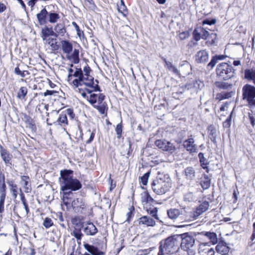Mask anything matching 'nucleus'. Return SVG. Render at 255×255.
<instances>
[{
	"instance_id": "f257e3e1",
	"label": "nucleus",
	"mask_w": 255,
	"mask_h": 255,
	"mask_svg": "<svg viewBox=\"0 0 255 255\" xmlns=\"http://www.w3.org/2000/svg\"><path fill=\"white\" fill-rule=\"evenodd\" d=\"M91 71L92 70L88 64L84 67L80 87L76 90V92L80 94L84 98H88L87 93L91 94L93 92L101 91L98 85L99 81L96 80L95 83L94 77L90 75Z\"/></svg>"
},
{
	"instance_id": "7c9ffc66",
	"label": "nucleus",
	"mask_w": 255,
	"mask_h": 255,
	"mask_svg": "<svg viewBox=\"0 0 255 255\" xmlns=\"http://www.w3.org/2000/svg\"><path fill=\"white\" fill-rule=\"evenodd\" d=\"M245 78L252 81L255 85V69H248L245 71Z\"/></svg>"
},
{
	"instance_id": "aec40b11",
	"label": "nucleus",
	"mask_w": 255,
	"mask_h": 255,
	"mask_svg": "<svg viewBox=\"0 0 255 255\" xmlns=\"http://www.w3.org/2000/svg\"><path fill=\"white\" fill-rule=\"evenodd\" d=\"M46 42L50 46L51 50L54 53H58L60 47V45L58 44V42L56 38L49 37L46 39Z\"/></svg>"
},
{
	"instance_id": "f3484780",
	"label": "nucleus",
	"mask_w": 255,
	"mask_h": 255,
	"mask_svg": "<svg viewBox=\"0 0 255 255\" xmlns=\"http://www.w3.org/2000/svg\"><path fill=\"white\" fill-rule=\"evenodd\" d=\"M191 66L187 61H182L179 67V76L181 75H187L190 72Z\"/></svg>"
},
{
	"instance_id": "cd10ccee",
	"label": "nucleus",
	"mask_w": 255,
	"mask_h": 255,
	"mask_svg": "<svg viewBox=\"0 0 255 255\" xmlns=\"http://www.w3.org/2000/svg\"><path fill=\"white\" fill-rule=\"evenodd\" d=\"M117 9L118 12L121 13L124 17H127L128 10L124 3V0H121L120 2L117 3Z\"/></svg>"
},
{
	"instance_id": "13d9d810",
	"label": "nucleus",
	"mask_w": 255,
	"mask_h": 255,
	"mask_svg": "<svg viewBox=\"0 0 255 255\" xmlns=\"http://www.w3.org/2000/svg\"><path fill=\"white\" fill-rule=\"evenodd\" d=\"M184 200L186 201L191 202L194 200L193 194L192 192H189L184 196Z\"/></svg>"
},
{
	"instance_id": "a18cd8bd",
	"label": "nucleus",
	"mask_w": 255,
	"mask_h": 255,
	"mask_svg": "<svg viewBox=\"0 0 255 255\" xmlns=\"http://www.w3.org/2000/svg\"><path fill=\"white\" fill-rule=\"evenodd\" d=\"M43 225L46 229H49L54 226V223L50 218L46 217L43 221Z\"/></svg>"
},
{
	"instance_id": "7ed1b4c3",
	"label": "nucleus",
	"mask_w": 255,
	"mask_h": 255,
	"mask_svg": "<svg viewBox=\"0 0 255 255\" xmlns=\"http://www.w3.org/2000/svg\"><path fill=\"white\" fill-rule=\"evenodd\" d=\"M105 98L106 96L103 93H100L98 95L94 93L91 94L89 97L88 96V98L86 99L101 114L107 116L109 108L108 104L105 101Z\"/></svg>"
},
{
	"instance_id": "4468645a",
	"label": "nucleus",
	"mask_w": 255,
	"mask_h": 255,
	"mask_svg": "<svg viewBox=\"0 0 255 255\" xmlns=\"http://www.w3.org/2000/svg\"><path fill=\"white\" fill-rule=\"evenodd\" d=\"M0 154L1 159L7 166L12 165V155L0 144Z\"/></svg>"
},
{
	"instance_id": "4be33fe9",
	"label": "nucleus",
	"mask_w": 255,
	"mask_h": 255,
	"mask_svg": "<svg viewBox=\"0 0 255 255\" xmlns=\"http://www.w3.org/2000/svg\"><path fill=\"white\" fill-rule=\"evenodd\" d=\"M183 174L185 176L186 179L190 181L194 180L196 176L195 170L193 167L191 166L184 169Z\"/></svg>"
},
{
	"instance_id": "de8ad7c7",
	"label": "nucleus",
	"mask_w": 255,
	"mask_h": 255,
	"mask_svg": "<svg viewBox=\"0 0 255 255\" xmlns=\"http://www.w3.org/2000/svg\"><path fill=\"white\" fill-rule=\"evenodd\" d=\"M205 235L208 238H209V239L211 240V242L213 244H215L217 243V235L215 233H214L213 232H207L205 234Z\"/></svg>"
},
{
	"instance_id": "4c0bfd02",
	"label": "nucleus",
	"mask_w": 255,
	"mask_h": 255,
	"mask_svg": "<svg viewBox=\"0 0 255 255\" xmlns=\"http://www.w3.org/2000/svg\"><path fill=\"white\" fill-rule=\"evenodd\" d=\"M134 213L135 208L134 207L133 205H132L128 208V211L126 215L127 219L125 221V222L129 224L134 217Z\"/></svg>"
},
{
	"instance_id": "473e14b6",
	"label": "nucleus",
	"mask_w": 255,
	"mask_h": 255,
	"mask_svg": "<svg viewBox=\"0 0 255 255\" xmlns=\"http://www.w3.org/2000/svg\"><path fill=\"white\" fill-rule=\"evenodd\" d=\"M28 93V89L25 86L21 87L18 90L16 98L21 100H25Z\"/></svg>"
},
{
	"instance_id": "c9c22d12",
	"label": "nucleus",
	"mask_w": 255,
	"mask_h": 255,
	"mask_svg": "<svg viewBox=\"0 0 255 255\" xmlns=\"http://www.w3.org/2000/svg\"><path fill=\"white\" fill-rule=\"evenodd\" d=\"M235 94V92H222L218 93L216 95V99L219 101H221L224 99H227L232 97Z\"/></svg>"
},
{
	"instance_id": "bf43d9fd",
	"label": "nucleus",
	"mask_w": 255,
	"mask_h": 255,
	"mask_svg": "<svg viewBox=\"0 0 255 255\" xmlns=\"http://www.w3.org/2000/svg\"><path fill=\"white\" fill-rule=\"evenodd\" d=\"M88 131L90 133V137L87 140H86V143L87 144H89L92 142L95 137V130L91 131L90 129H89Z\"/></svg>"
},
{
	"instance_id": "f8f14e48",
	"label": "nucleus",
	"mask_w": 255,
	"mask_h": 255,
	"mask_svg": "<svg viewBox=\"0 0 255 255\" xmlns=\"http://www.w3.org/2000/svg\"><path fill=\"white\" fill-rule=\"evenodd\" d=\"M171 187V180L168 174H165L160 177V193H165Z\"/></svg>"
},
{
	"instance_id": "0eeeda50",
	"label": "nucleus",
	"mask_w": 255,
	"mask_h": 255,
	"mask_svg": "<svg viewBox=\"0 0 255 255\" xmlns=\"http://www.w3.org/2000/svg\"><path fill=\"white\" fill-rule=\"evenodd\" d=\"M180 244L178 235L169 237L165 240L162 248L160 245V252L163 254H174L179 250Z\"/></svg>"
},
{
	"instance_id": "774afa93",
	"label": "nucleus",
	"mask_w": 255,
	"mask_h": 255,
	"mask_svg": "<svg viewBox=\"0 0 255 255\" xmlns=\"http://www.w3.org/2000/svg\"><path fill=\"white\" fill-rule=\"evenodd\" d=\"M189 36V34L187 32H182L180 33L179 37L182 40L185 39Z\"/></svg>"
},
{
	"instance_id": "c85d7f7f",
	"label": "nucleus",
	"mask_w": 255,
	"mask_h": 255,
	"mask_svg": "<svg viewBox=\"0 0 255 255\" xmlns=\"http://www.w3.org/2000/svg\"><path fill=\"white\" fill-rule=\"evenodd\" d=\"M54 30L56 33L55 35H59L64 36L67 32L66 28L63 23H57L54 26Z\"/></svg>"
},
{
	"instance_id": "e433bc0d",
	"label": "nucleus",
	"mask_w": 255,
	"mask_h": 255,
	"mask_svg": "<svg viewBox=\"0 0 255 255\" xmlns=\"http://www.w3.org/2000/svg\"><path fill=\"white\" fill-rule=\"evenodd\" d=\"M8 185L10 187V190L12 193V197L14 199H15L18 194V186L16 184L14 183L13 181H11L9 182Z\"/></svg>"
},
{
	"instance_id": "3c124183",
	"label": "nucleus",
	"mask_w": 255,
	"mask_h": 255,
	"mask_svg": "<svg viewBox=\"0 0 255 255\" xmlns=\"http://www.w3.org/2000/svg\"><path fill=\"white\" fill-rule=\"evenodd\" d=\"M193 35L196 41L199 40L201 38V28L195 29L193 32Z\"/></svg>"
},
{
	"instance_id": "8fccbe9b",
	"label": "nucleus",
	"mask_w": 255,
	"mask_h": 255,
	"mask_svg": "<svg viewBox=\"0 0 255 255\" xmlns=\"http://www.w3.org/2000/svg\"><path fill=\"white\" fill-rule=\"evenodd\" d=\"M6 186L5 183L4 177H3V180L1 184L0 185V195L6 196Z\"/></svg>"
},
{
	"instance_id": "c03bdc74",
	"label": "nucleus",
	"mask_w": 255,
	"mask_h": 255,
	"mask_svg": "<svg viewBox=\"0 0 255 255\" xmlns=\"http://www.w3.org/2000/svg\"><path fill=\"white\" fill-rule=\"evenodd\" d=\"M123 130V125L122 121L118 124L116 127L115 130L117 135V138L120 139L122 136V132Z\"/></svg>"
},
{
	"instance_id": "5fc2aeb1",
	"label": "nucleus",
	"mask_w": 255,
	"mask_h": 255,
	"mask_svg": "<svg viewBox=\"0 0 255 255\" xmlns=\"http://www.w3.org/2000/svg\"><path fill=\"white\" fill-rule=\"evenodd\" d=\"M208 130L209 137L217 136V130L213 126H209L208 127Z\"/></svg>"
},
{
	"instance_id": "338daca9",
	"label": "nucleus",
	"mask_w": 255,
	"mask_h": 255,
	"mask_svg": "<svg viewBox=\"0 0 255 255\" xmlns=\"http://www.w3.org/2000/svg\"><path fill=\"white\" fill-rule=\"evenodd\" d=\"M249 117L250 119V123L254 127L255 125V117L253 112H252V113H249Z\"/></svg>"
},
{
	"instance_id": "6e6552de",
	"label": "nucleus",
	"mask_w": 255,
	"mask_h": 255,
	"mask_svg": "<svg viewBox=\"0 0 255 255\" xmlns=\"http://www.w3.org/2000/svg\"><path fill=\"white\" fill-rule=\"evenodd\" d=\"M61 48L63 53L67 54V58L69 60H72L74 64H78L79 62V50L75 49L71 55L70 54L73 51V44L68 40H61L60 41Z\"/></svg>"
},
{
	"instance_id": "e2e57ef3",
	"label": "nucleus",
	"mask_w": 255,
	"mask_h": 255,
	"mask_svg": "<svg viewBox=\"0 0 255 255\" xmlns=\"http://www.w3.org/2000/svg\"><path fill=\"white\" fill-rule=\"evenodd\" d=\"M59 93L58 91L55 90H46L44 93L43 95L44 96H47L49 95H56Z\"/></svg>"
},
{
	"instance_id": "37998d69",
	"label": "nucleus",
	"mask_w": 255,
	"mask_h": 255,
	"mask_svg": "<svg viewBox=\"0 0 255 255\" xmlns=\"http://www.w3.org/2000/svg\"><path fill=\"white\" fill-rule=\"evenodd\" d=\"M85 249L90 253L92 255H97L98 249L93 246L90 245L88 244H86L84 245Z\"/></svg>"
},
{
	"instance_id": "dca6fc26",
	"label": "nucleus",
	"mask_w": 255,
	"mask_h": 255,
	"mask_svg": "<svg viewBox=\"0 0 255 255\" xmlns=\"http://www.w3.org/2000/svg\"><path fill=\"white\" fill-rule=\"evenodd\" d=\"M200 255H214V249L206 244H201L198 249Z\"/></svg>"
},
{
	"instance_id": "ea45409f",
	"label": "nucleus",
	"mask_w": 255,
	"mask_h": 255,
	"mask_svg": "<svg viewBox=\"0 0 255 255\" xmlns=\"http://www.w3.org/2000/svg\"><path fill=\"white\" fill-rule=\"evenodd\" d=\"M198 157L199 158L201 166L203 168L206 169L207 171L208 172V169L207 165L208 164L209 162L207 159L204 157V154L202 152H200L198 154Z\"/></svg>"
},
{
	"instance_id": "f704fd0d",
	"label": "nucleus",
	"mask_w": 255,
	"mask_h": 255,
	"mask_svg": "<svg viewBox=\"0 0 255 255\" xmlns=\"http://www.w3.org/2000/svg\"><path fill=\"white\" fill-rule=\"evenodd\" d=\"M201 38L203 39H207L209 37H211L213 38L212 41L214 42L213 38L216 39L217 35L216 33H209V32L204 29V28H201Z\"/></svg>"
},
{
	"instance_id": "6ab92c4d",
	"label": "nucleus",
	"mask_w": 255,
	"mask_h": 255,
	"mask_svg": "<svg viewBox=\"0 0 255 255\" xmlns=\"http://www.w3.org/2000/svg\"><path fill=\"white\" fill-rule=\"evenodd\" d=\"M84 232L87 235L94 236L98 232V229L94 224L91 222H88L86 227L84 228Z\"/></svg>"
},
{
	"instance_id": "052dcab7",
	"label": "nucleus",
	"mask_w": 255,
	"mask_h": 255,
	"mask_svg": "<svg viewBox=\"0 0 255 255\" xmlns=\"http://www.w3.org/2000/svg\"><path fill=\"white\" fill-rule=\"evenodd\" d=\"M232 117L230 115L225 122L223 123V126L224 128H229L231 125Z\"/></svg>"
},
{
	"instance_id": "f03ea898",
	"label": "nucleus",
	"mask_w": 255,
	"mask_h": 255,
	"mask_svg": "<svg viewBox=\"0 0 255 255\" xmlns=\"http://www.w3.org/2000/svg\"><path fill=\"white\" fill-rule=\"evenodd\" d=\"M73 171L70 169H64L60 171L62 179L61 190L63 191H76L82 188V184L77 178L73 177Z\"/></svg>"
},
{
	"instance_id": "0e129e2a",
	"label": "nucleus",
	"mask_w": 255,
	"mask_h": 255,
	"mask_svg": "<svg viewBox=\"0 0 255 255\" xmlns=\"http://www.w3.org/2000/svg\"><path fill=\"white\" fill-rule=\"evenodd\" d=\"M150 251L149 249L139 250L136 255H147L149 254Z\"/></svg>"
},
{
	"instance_id": "09e8293b",
	"label": "nucleus",
	"mask_w": 255,
	"mask_h": 255,
	"mask_svg": "<svg viewBox=\"0 0 255 255\" xmlns=\"http://www.w3.org/2000/svg\"><path fill=\"white\" fill-rule=\"evenodd\" d=\"M72 236L75 237L77 241H81L83 234L81 233V230L75 229L71 233Z\"/></svg>"
},
{
	"instance_id": "6e6d98bb",
	"label": "nucleus",
	"mask_w": 255,
	"mask_h": 255,
	"mask_svg": "<svg viewBox=\"0 0 255 255\" xmlns=\"http://www.w3.org/2000/svg\"><path fill=\"white\" fill-rule=\"evenodd\" d=\"M218 62V61L217 60V57H215V56H213L210 62L208 64L207 68H210V69H212Z\"/></svg>"
},
{
	"instance_id": "ddd939ff",
	"label": "nucleus",
	"mask_w": 255,
	"mask_h": 255,
	"mask_svg": "<svg viewBox=\"0 0 255 255\" xmlns=\"http://www.w3.org/2000/svg\"><path fill=\"white\" fill-rule=\"evenodd\" d=\"M183 146L190 153L197 152V147L192 135L184 141Z\"/></svg>"
},
{
	"instance_id": "2eb2a0df",
	"label": "nucleus",
	"mask_w": 255,
	"mask_h": 255,
	"mask_svg": "<svg viewBox=\"0 0 255 255\" xmlns=\"http://www.w3.org/2000/svg\"><path fill=\"white\" fill-rule=\"evenodd\" d=\"M21 115V119L27 125V127L30 128L31 130L35 131L37 128L34 120L26 113H22Z\"/></svg>"
},
{
	"instance_id": "79ce46f5",
	"label": "nucleus",
	"mask_w": 255,
	"mask_h": 255,
	"mask_svg": "<svg viewBox=\"0 0 255 255\" xmlns=\"http://www.w3.org/2000/svg\"><path fill=\"white\" fill-rule=\"evenodd\" d=\"M167 214L168 217L172 219H176L180 214L179 210L173 209L168 210Z\"/></svg>"
},
{
	"instance_id": "49530a36",
	"label": "nucleus",
	"mask_w": 255,
	"mask_h": 255,
	"mask_svg": "<svg viewBox=\"0 0 255 255\" xmlns=\"http://www.w3.org/2000/svg\"><path fill=\"white\" fill-rule=\"evenodd\" d=\"M153 199L151 197L148 192H144V195L142 198V202L143 203H148L153 202Z\"/></svg>"
},
{
	"instance_id": "393cba45",
	"label": "nucleus",
	"mask_w": 255,
	"mask_h": 255,
	"mask_svg": "<svg viewBox=\"0 0 255 255\" xmlns=\"http://www.w3.org/2000/svg\"><path fill=\"white\" fill-rule=\"evenodd\" d=\"M56 33L53 30L52 27H49L45 26L41 30V37L43 40H46L50 36L55 35Z\"/></svg>"
},
{
	"instance_id": "412c9836",
	"label": "nucleus",
	"mask_w": 255,
	"mask_h": 255,
	"mask_svg": "<svg viewBox=\"0 0 255 255\" xmlns=\"http://www.w3.org/2000/svg\"><path fill=\"white\" fill-rule=\"evenodd\" d=\"M209 207V203L207 201H204L200 204L197 208L196 211L194 213V217H198L203 213L207 211Z\"/></svg>"
},
{
	"instance_id": "680f3d73",
	"label": "nucleus",
	"mask_w": 255,
	"mask_h": 255,
	"mask_svg": "<svg viewBox=\"0 0 255 255\" xmlns=\"http://www.w3.org/2000/svg\"><path fill=\"white\" fill-rule=\"evenodd\" d=\"M109 182L110 184V190L112 191L116 187V183L111 177V174H110Z\"/></svg>"
},
{
	"instance_id": "a19ab883",
	"label": "nucleus",
	"mask_w": 255,
	"mask_h": 255,
	"mask_svg": "<svg viewBox=\"0 0 255 255\" xmlns=\"http://www.w3.org/2000/svg\"><path fill=\"white\" fill-rule=\"evenodd\" d=\"M19 64L14 68V72L17 75L20 76L22 78H24L26 75L30 74V72L27 70L21 71L19 68Z\"/></svg>"
},
{
	"instance_id": "a211bd4d",
	"label": "nucleus",
	"mask_w": 255,
	"mask_h": 255,
	"mask_svg": "<svg viewBox=\"0 0 255 255\" xmlns=\"http://www.w3.org/2000/svg\"><path fill=\"white\" fill-rule=\"evenodd\" d=\"M208 58V53L205 50H200L195 55V60L198 63L206 62Z\"/></svg>"
},
{
	"instance_id": "9b49d317",
	"label": "nucleus",
	"mask_w": 255,
	"mask_h": 255,
	"mask_svg": "<svg viewBox=\"0 0 255 255\" xmlns=\"http://www.w3.org/2000/svg\"><path fill=\"white\" fill-rule=\"evenodd\" d=\"M67 116H69L70 120H73L75 118V114L73 109H67L59 114L57 120L58 125L63 127L67 126L69 124Z\"/></svg>"
},
{
	"instance_id": "864d4df0",
	"label": "nucleus",
	"mask_w": 255,
	"mask_h": 255,
	"mask_svg": "<svg viewBox=\"0 0 255 255\" xmlns=\"http://www.w3.org/2000/svg\"><path fill=\"white\" fill-rule=\"evenodd\" d=\"M147 212L153 217L156 220H158V217L157 216L158 209L157 208H154L153 209L149 208L147 210Z\"/></svg>"
},
{
	"instance_id": "1a4fd4ad",
	"label": "nucleus",
	"mask_w": 255,
	"mask_h": 255,
	"mask_svg": "<svg viewBox=\"0 0 255 255\" xmlns=\"http://www.w3.org/2000/svg\"><path fill=\"white\" fill-rule=\"evenodd\" d=\"M68 72L69 74L67 81L69 84L76 92V90L80 87V82L83 77V71L81 68H76L74 73H73V70L72 68H69Z\"/></svg>"
},
{
	"instance_id": "bb28decb",
	"label": "nucleus",
	"mask_w": 255,
	"mask_h": 255,
	"mask_svg": "<svg viewBox=\"0 0 255 255\" xmlns=\"http://www.w3.org/2000/svg\"><path fill=\"white\" fill-rule=\"evenodd\" d=\"M139 224L153 227L155 225V221L147 216H143L139 219Z\"/></svg>"
},
{
	"instance_id": "58836bf2",
	"label": "nucleus",
	"mask_w": 255,
	"mask_h": 255,
	"mask_svg": "<svg viewBox=\"0 0 255 255\" xmlns=\"http://www.w3.org/2000/svg\"><path fill=\"white\" fill-rule=\"evenodd\" d=\"M211 180L207 175H204L203 179L201 181V185L202 188L207 189L210 187Z\"/></svg>"
},
{
	"instance_id": "5701e85b",
	"label": "nucleus",
	"mask_w": 255,
	"mask_h": 255,
	"mask_svg": "<svg viewBox=\"0 0 255 255\" xmlns=\"http://www.w3.org/2000/svg\"><path fill=\"white\" fill-rule=\"evenodd\" d=\"M63 192L62 201L67 207L70 206L73 202V193L71 191Z\"/></svg>"
},
{
	"instance_id": "2f4dec72",
	"label": "nucleus",
	"mask_w": 255,
	"mask_h": 255,
	"mask_svg": "<svg viewBox=\"0 0 255 255\" xmlns=\"http://www.w3.org/2000/svg\"><path fill=\"white\" fill-rule=\"evenodd\" d=\"M160 149L164 151L172 152L174 150L175 147L173 144L169 141L164 140L160 143Z\"/></svg>"
},
{
	"instance_id": "72a5a7b5",
	"label": "nucleus",
	"mask_w": 255,
	"mask_h": 255,
	"mask_svg": "<svg viewBox=\"0 0 255 255\" xmlns=\"http://www.w3.org/2000/svg\"><path fill=\"white\" fill-rule=\"evenodd\" d=\"M216 87L220 89L228 90L231 89L233 84L223 81H216L215 82Z\"/></svg>"
},
{
	"instance_id": "c756f323",
	"label": "nucleus",
	"mask_w": 255,
	"mask_h": 255,
	"mask_svg": "<svg viewBox=\"0 0 255 255\" xmlns=\"http://www.w3.org/2000/svg\"><path fill=\"white\" fill-rule=\"evenodd\" d=\"M165 67L170 72H172L174 74L179 76V71L178 69L174 66L171 62L167 61L164 59Z\"/></svg>"
},
{
	"instance_id": "a878e982",
	"label": "nucleus",
	"mask_w": 255,
	"mask_h": 255,
	"mask_svg": "<svg viewBox=\"0 0 255 255\" xmlns=\"http://www.w3.org/2000/svg\"><path fill=\"white\" fill-rule=\"evenodd\" d=\"M217 252L222 255H227L229 252V248L225 242H220L216 247Z\"/></svg>"
},
{
	"instance_id": "69168bd1",
	"label": "nucleus",
	"mask_w": 255,
	"mask_h": 255,
	"mask_svg": "<svg viewBox=\"0 0 255 255\" xmlns=\"http://www.w3.org/2000/svg\"><path fill=\"white\" fill-rule=\"evenodd\" d=\"M216 19H212L211 20L207 19L205 20H204L202 22L203 25L204 24H208V25H212L216 23Z\"/></svg>"
},
{
	"instance_id": "b1692460",
	"label": "nucleus",
	"mask_w": 255,
	"mask_h": 255,
	"mask_svg": "<svg viewBox=\"0 0 255 255\" xmlns=\"http://www.w3.org/2000/svg\"><path fill=\"white\" fill-rule=\"evenodd\" d=\"M20 178L21 184L24 189V192L26 193L30 192L31 188L29 177L27 175H23L21 176Z\"/></svg>"
},
{
	"instance_id": "20e7f679",
	"label": "nucleus",
	"mask_w": 255,
	"mask_h": 255,
	"mask_svg": "<svg viewBox=\"0 0 255 255\" xmlns=\"http://www.w3.org/2000/svg\"><path fill=\"white\" fill-rule=\"evenodd\" d=\"M36 17L40 25H44L48 23H55L60 18L59 14L55 11L48 12L45 7L37 13Z\"/></svg>"
},
{
	"instance_id": "603ef678",
	"label": "nucleus",
	"mask_w": 255,
	"mask_h": 255,
	"mask_svg": "<svg viewBox=\"0 0 255 255\" xmlns=\"http://www.w3.org/2000/svg\"><path fill=\"white\" fill-rule=\"evenodd\" d=\"M149 175L150 172H147V173L144 174L140 178V182L142 183L143 185H147Z\"/></svg>"
},
{
	"instance_id": "9d476101",
	"label": "nucleus",
	"mask_w": 255,
	"mask_h": 255,
	"mask_svg": "<svg viewBox=\"0 0 255 255\" xmlns=\"http://www.w3.org/2000/svg\"><path fill=\"white\" fill-rule=\"evenodd\" d=\"M243 99L246 100L251 108L255 107V87L246 84L243 87Z\"/></svg>"
},
{
	"instance_id": "4d7b16f0",
	"label": "nucleus",
	"mask_w": 255,
	"mask_h": 255,
	"mask_svg": "<svg viewBox=\"0 0 255 255\" xmlns=\"http://www.w3.org/2000/svg\"><path fill=\"white\" fill-rule=\"evenodd\" d=\"M6 196L0 195V213H2L4 210V202Z\"/></svg>"
},
{
	"instance_id": "39448f33",
	"label": "nucleus",
	"mask_w": 255,
	"mask_h": 255,
	"mask_svg": "<svg viewBox=\"0 0 255 255\" xmlns=\"http://www.w3.org/2000/svg\"><path fill=\"white\" fill-rule=\"evenodd\" d=\"M180 236V245L182 250L186 251L188 255H195L196 247L195 239L189 233L178 235Z\"/></svg>"
},
{
	"instance_id": "423d86ee",
	"label": "nucleus",
	"mask_w": 255,
	"mask_h": 255,
	"mask_svg": "<svg viewBox=\"0 0 255 255\" xmlns=\"http://www.w3.org/2000/svg\"><path fill=\"white\" fill-rule=\"evenodd\" d=\"M216 72L217 77L224 81L231 79L235 75V69L231 65L226 62L219 64L217 66Z\"/></svg>"
}]
</instances>
